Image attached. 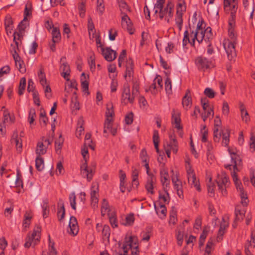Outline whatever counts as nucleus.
Returning a JSON list of instances; mask_svg holds the SVG:
<instances>
[{"mask_svg": "<svg viewBox=\"0 0 255 255\" xmlns=\"http://www.w3.org/2000/svg\"><path fill=\"white\" fill-rule=\"evenodd\" d=\"M47 151V147L46 144H44L43 142L39 141L37 144V147L36 149V153L37 155V156H41V155L44 154Z\"/></svg>", "mask_w": 255, "mask_h": 255, "instance_id": "c756f323", "label": "nucleus"}, {"mask_svg": "<svg viewBox=\"0 0 255 255\" xmlns=\"http://www.w3.org/2000/svg\"><path fill=\"white\" fill-rule=\"evenodd\" d=\"M192 39L189 38V32L188 30H185L184 33V37L182 41V45L184 47L188 43H190L192 45Z\"/></svg>", "mask_w": 255, "mask_h": 255, "instance_id": "3c124183", "label": "nucleus"}, {"mask_svg": "<svg viewBox=\"0 0 255 255\" xmlns=\"http://www.w3.org/2000/svg\"><path fill=\"white\" fill-rule=\"evenodd\" d=\"M108 215L112 227L113 228H117L118 224L116 213L115 212L109 213Z\"/></svg>", "mask_w": 255, "mask_h": 255, "instance_id": "e433bc0d", "label": "nucleus"}, {"mask_svg": "<svg viewBox=\"0 0 255 255\" xmlns=\"http://www.w3.org/2000/svg\"><path fill=\"white\" fill-rule=\"evenodd\" d=\"M153 142L154 145V147L157 152H159L158 145L159 142V136L158 130H154L153 131Z\"/></svg>", "mask_w": 255, "mask_h": 255, "instance_id": "c03bdc74", "label": "nucleus"}, {"mask_svg": "<svg viewBox=\"0 0 255 255\" xmlns=\"http://www.w3.org/2000/svg\"><path fill=\"white\" fill-rule=\"evenodd\" d=\"M52 41L54 43H59L61 39L60 30L58 27H53L51 31Z\"/></svg>", "mask_w": 255, "mask_h": 255, "instance_id": "cd10ccee", "label": "nucleus"}, {"mask_svg": "<svg viewBox=\"0 0 255 255\" xmlns=\"http://www.w3.org/2000/svg\"><path fill=\"white\" fill-rule=\"evenodd\" d=\"M4 110L3 113V120L1 123L5 125L6 123H13L14 122V118L10 116L9 112L6 109H5L4 106H3L1 108V110Z\"/></svg>", "mask_w": 255, "mask_h": 255, "instance_id": "c85d7f7f", "label": "nucleus"}, {"mask_svg": "<svg viewBox=\"0 0 255 255\" xmlns=\"http://www.w3.org/2000/svg\"><path fill=\"white\" fill-rule=\"evenodd\" d=\"M26 79L24 77L21 78L19 82L18 94L19 95H22L23 94L26 86Z\"/></svg>", "mask_w": 255, "mask_h": 255, "instance_id": "de8ad7c7", "label": "nucleus"}, {"mask_svg": "<svg viewBox=\"0 0 255 255\" xmlns=\"http://www.w3.org/2000/svg\"><path fill=\"white\" fill-rule=\"evenodd\" d=\"M172 123L175 125V128L178 129H182V127L180 125V113L175 109H173L172 111Z\"/></svg>", "mask_w": 255, "mask_h": 255, "instance_id": "412c9836", "label": "nucleus"}, {"mask_svg": "<svg viewBox=\"0 0 255 255\" xmlns=\"http://www.w3.org/2000/svg\"><path fill=\"white\" fill-rule=\"evenodd\" d=\"M88 30L90 34L95 31V26L90 16H89L88 18Z\"/></svg>", "mask_w": 255, "mask_h": 255, "instance_id": "052dcab7", "label": "nucleus"}, {"mask_svg": "<svg viewBox=\"0 0 255 255\" xmlns=\"http://www.w3.org/2000/svg\"><path fill=\"white\" fill-rule=\"evenodd\" d=\"M102 235L106 238H109L110 236V228L108 225H105L103 227Z\"/></svg>", "mask_w": 255, "mask_h": 255, "instance_id": "69168bd1", "label": "nucleus"}, {"mask_svg": "<svg viewBox=\"0 0 255 255\" xmlns=\"http://www.w3.org/2000/svg\"><path fill=\"white\" fill-rule=\"evenodd\" d=\"M189 93V90H187L185 95L182 99V105L186 110H188L190 109L192 105L191 98L190 96H188Z\"/></svg>", "mask_w": 255, "mask_h": 255, "instance_id": "bb28decb", "label": "nucleus"}, {"mask_svg": "<svg viewBox=\"0 0 255 255\" xmlns=\"http://www.w3.org/2000/svg\"><path fill=\"white\" fill-rule=\"evenodd\" d=\"M65 215V210L64 208V203L62 204L60 209H59L57 212V216L58 220L61 221L64 218Z\"/></svg>", "mask_w": 255, "mask_h": 255, "instance_id": "4d7b16f0", "label": "nucleus"}, {"mask_svg": "<svg viewBox=\"0 0 255 255\" xmlns=\"http://www.w3.org/2000/svg\"><path fill=\"white\" fill-rule=\"evenodd\" d=\"M35 166L38 171H41L44 168V160L41 156H37L35 159Z\"/></svg>", "mask_w": 255, "mask_h": 255, "instance_id": "a18cd8bd", "label": "nucleus"}, {"mask_svg": "<svg viewBox=\"0 0 255 255\" xmlns=\"http://www.w3.org/2000/svg\"><path fill=\"white\" fill-rule=\"evenodd\" d=\"M41 230L40 225H36L35 226L31 235L26 238L24 244L25 248H29L31 246H35L37 244L40 239Z\"/></svg>", "mask_w": 255, "mask_h": 255, "instance_id": "423d86ee", "label": "nucleus"}, {"mask_svg": "<svg viewBox=\"0 0 255 255\" xmlns=\"http://www.w3.org/2000/svg\"><path fill=\"white\" fill-rule=\"evenodd\" d=\"M159 199L160 200V204H168L170 200V197L167 191H165L164 193L159 192Z\"/></svg>", "mask_w": 255, "mask_h": 255, "instance_id": "37998d69", "label": "nucleus"}, {"mask_svg": "<svg viewBox=\"0 0 255 255\" xmlns=\"http://www.w3.org/2000/svg\"><path fill=\"white\" fill-rule=\"evenodd\" d=\"M165 89L166 93L170 94L172 93V84L171 79L167 77L165 81Z\"/></svg>", "mask_w": 255, "mask_h": 255, "instance_id": "5fc2aeb1", "label": "nucleus"}, {"mask_svg": "<svg viewBox=\"0 0 255 255\" xmlns=\"http://www.w3.org/2000/svg\"><path fill=\"white\" fill-rule=\"evenodd\" d=\"M228 220V217H223L222 218V222L220 224V229L217 237L218 242H220L222 240L223 236L225 233V230L229 226Z\"/></svg>", "mask_w": 255, "mask_h": 255, "instance_id": "2eb2a0df", "label": "nucleus"}, {"mask_svg": "<svg viewBox=\"0 0 255 255\" xmlns=\"http://www.w3.org/2000/svg\"><path fill=\"white\" fill-rule=\"evenodd\" d=\"M216 182L219 190L221 192L223 195H226V188L229 185V178L225 174H222L221 175H218Z\"/></svg>", "mask_w": 255, "mask_h": 255, "instance_id": "9b49d317", "label": "nucleus"}, {"mask_svg": "<svg viewBox=\"0 0 255 255\" xmlns=\"http://www.w3.org/2000/svg\"><path fill=\"white\" fill-rule=\"evenodd\" d=\"M140 158L143 162H146V161H148L147 154L144 148L142 149L140 152Z\"/></svg>", "mask_w": 255, "mask_h": 255, "instance_id": "774afa93", "label": "nucleus"}, {"mask_svg": "<svg viewBox=\"0 0 255 255\" xmlns=\"http://www.w3.org/2000/svg\"><path fill=\"white\" fill-rule=\"evenodd\" d=\"M15 187L16 188H23V183L22 175L19 169H16V178L15 182Z\"/></svg>", "mask_w": 255, "mask_h": 255, "instance_id": "c9c22d12", "label": "nucleus"}, {"mask_svg": "<svg viewBox=\"0 0 255 255\" xmlns=\"http://www.w3.org/2000/svg\"><path fill=\"white\" fill-rule=\"evenodd\" d=\"M101 52L104 58L109 62L113 61L117 57L116 51L112 50L110 47L102 48Z\"/></svg>", "mask_w": 255, "mask_h": 255, "instance_id": "4468645a", "label": "nucleus"}, {"mask_svg": "<svg viewBox=\"0 0 255 255\" xmlns=\"http://www.w3.org/2000/svg\"><path fill=\"white\" fill-rule=\"evenodd\" d=\"M64 138L61 134L59 136L58 138L56 139L55 141V147L56 153L59 154L61 153V149L64 142Z\"/></svg>", "mask_w": 255, "mask_h": 255, "instance_id": "473e14b6", "label": "nucleus"}, {"mask_svg": "<svg viewBox=\"0 0 255 255\" xmlns=\"http://www.w3.org/2000/svg\"><path fill=\"white\" fill-rule=\"evenodd\" d=\"M42 208L43 210V217L46 218L48 217L49 213L48 202L47 200L43 201Z\"/></svg>", "mask_w": 255, "mask_h": 255, "instance_id": "8fccbe9b", "label": "nucleus"}, {"mask_svg": "<svg viewBox=\"0 0 255 255\" xmlns=\"http://www.w3.org/2000/svg\"><path fill=\"white\" fill-rule=\"evenodd\" d=\"M211 28L208 27L205 30L195 31V34L193 38L192 39V46H194L195 45V41L196 40L199 43L202 42L204 39L206 41V39L209 40V39L212 36Z\"/></svg>", "mask_w": 255, "mask_h": 255, "instance_id": "0eeeda50", "label": "nucleus"}, {"mask_svg": "<svg viewBox=\"0 0 255 255\" xmlns=\"http://www.w3.org/2000/svg\"><path fill=\"white\" fill-rule=\"evenodd\" d=\"M84 123V122L83 118L80 117L78 121L77 128L76 132V136L78 138L80 137L84 130V128H83Z\"/></svg>", "mask_w": 255, "mask_h": 255, "instance_id": "72a5a7b5", "label": "nucleus"}, {"mask_svg": "<svg viewBox=\"0 0 255 255\" xmlns=\"http://www.w3.org/2000/svg\"><path fill=\"white\" fill-rule=\"evenodd\" d=\"M165 0H157L154 4V13H157L159 10V16L160 19L165 18V20L169 23L170 18L173 15L174 4L171 0H168L166 6L163 8Z\"/></svg>", "mask_w": 255, "mask_h": 255, "instance_id": "7ed1b4c3", "label": "nucleus"}, {"mask_svg": "<svg viewBox=\"0 0 255 255\" xmlns=\"http://www.w3.org/2000/svg\"><path fill=\"white\" fill-rule=\"evenodd\" d=\"M133 249L131 252L132 255H138L139 253L138 239L136 236H130L129 237H126L122 249L123 253L121 251L116 252L113 255H128V251Z\"/></svg>", "mask_w": 255, "mask_h": 255, "instance_id": "20e7f679", "label": "nucleus"}, {"mask_svg": "<svg viewBox=\"0 0 255 255\" xmlns=\"http://www.w3.org/2000/svg\"><path fill=\"white\" fill-rule=\"evenodd\" d=\"M36 116L35 109L33 108H31L29 111L28 118V122L30 125L32 124L33 123L34 121H35Z\"/></svg>", "mask_w": 255, "mask_h": 255, "instance_id": "603ef678", "label": "nucleus"}, {"mask_svg": "<svg viewBox=\"0 0 255 255\" xmlns=\"http://www.w3.org/2000/svg\"><path fill=\"white\" fill-rule=\"evenodd\" d=\"M204 94L209 98L212 99L215 97L216 93L210 88H206L204 90Z\"/></svg>", "mask_w": 255, "mask_h": 255, "instance_id": "680f3d73", "label": "nucleus"}, {"mask_svg": "<svg viewBox=\"0 0 255 255\" xmlns=\"http://www.w3.org/2000/svg\"><path fill=\"white\" fill-rule=\"evenodd\" d=\"M86 3V0H81V2L78 4V9L79 13L80 16L82 18L84 17L85 15Z\"/></svg>", "mask_w": 255, "mask_h": 255, "instance_id": "4c0bfd02", "label": "nucleus"}, {"mask_svg": "<svg viewBox=\"0 0 255 255\" xmlns=\"http://www.w3.org/2000/svg\"><path fill=\"white\" fill-rule=\"evenodd\" d=\"M134 221L133 214H129L126 217V223H123L125 226H131Z\"/></svg>", "mask_w": 255, "mask_h": 255, "instance_id": "864d4df0", "label": "nucleus"}, {"mask_svg": "<svg viewBox=\"0 0 255 255\" xmlns=\"http://www.w3.org/2000/svg\"><path fill=\"white\" fill-rule=\"evenodd\" d=\"M154 208L157 214L160 218H163L166 216L167 210L164 204H160L159 208H157L154 204Z\"/></svg>", "mask_w": 255, "mask_h": 255, "instance_id": "7c9ffc66", "label": "nucleus"}, {"mask_svg": "<svg viewBox=\"0 0 255 255\" xmlns=\"http://www.w3.org/2000/svg\"><path fill=\"white\" fill-rule=\"evenodd\" d=\"M237 43V42L230 41L229 39H226L224 41V47L230 60H232L236 56L235 45Z\"/></svg>", "mask_w": 255, "mask_h": 255, "instance_id": "1a4fd4ad", "label": "nucleus"}, {"mask_svg": "<svg viewBox=\"0 0 255 255\" xmlns=\"http://www.w3.org/2000/svg\"><path fill=\"white\" fill-rule=\"evenodd\" d=\"M122 16V25L123 27L126 28L130 34H132L134 32L132 28V24L129 17L127 13L121 14Z\"/></svg>", "mask_w": 255, "mask_h": 255, "instance_id": "dca6fc26", "label": "nucleus"}, {"mask_svg": "<svg viewBox=\"0 0 255 255\" xmlns=\"http://www.w3.org/2000/svg\"><path fill=\"white\" fill-rule=\"evenodd\" d=\"M236 221H240L243 220L245 216L244 211L240 210L237 209L235 210Z\"/></svg>", "mask_w": 255, "mask_h": 255, "instance_id": "13d9d810", "label": "nucleus"}, {"mask_svg": "<svg viewBox=\"0 0 255 255\" xmlns=\"http://www.w3.org/2000/svg\"><path fill=\"white\" fill-rule=\"evenodd\" d=\"M195 63L198 69L202 71H205L212 66V61L202 56L197 57L195 59Z\"/></svg>", "mask_w": 255, "mask_h": 255, "instance_id": "9d476101", "label": "nucleus"}, {"mask_svg": "<svg viewBox=\"0 0 255 255\" xmlns=\"http://www.w3.org/2000/svg\"><path fill=\"white\" fill-rule=\"evenodd\" d=\"M13 58L15 61V66L18 70L22 73H25L26 72V68L24 62L21 60L20 57L19 55H16Z\"/></svg>", "mask_w": 255, "mask_h": 255, "instance_id": "a878e982", "label": "nucleus"}, {"mask_svg": "<svg viewBox=\"0 0 255 255\" xmlns=\"http://www.w3.org/2000/svg\"><path fill=\"white\" fill-rule=\"evenodd\" d=\"M186 6L185 1L184 0H178L176 5V12L183 14L184 12L186 11Z\"/></svg>", "mask_w": 255, "mask_h": 255, "instance_id": "f704fd0d", "label": "nucleus"}, {"mask_svg": "<svg viewBox=\"0 0 255 255\" xmlns=\"http://www.w3.org/2000/svg\"><path fill=\"white\" fill-rule=\"evenodd\" d=\"M170 140L166 144L164 145V148H168L172 150L174 153H176L178 151V142L174 135L169 136Z\"/></svg>", "mask_w": 255, "mask_h": 255, "instance_id": "f3484780", "label": "nucleus"}, {"mask_svg": "<svg viewBox=\"0 0 255 255\" xmlns=\"http://www.w3.org/2000/svg\"><path fill=\"white\" fill-rule=\"evenodd\" d=\"M21 38L20 34L16 32H14L13 33V41L14 42V44H11L10 46V52L12 55L13 57L15 56L16 55H19L17 52L19 50L18 48V43L16 40H19Z\"/></svg>", "mask_w": 255, "mask_h": 255, "instance_id": "a211bd4d", "label": "nucleus"}, {"mask_svg": "<svg viewBox=\"0 0 255 255\" xmlns=\"http://www.w3.org/2000/svg\"><path fill=\"white\" fill-rule=\"evenodd\" d=\"M69 227L70 231L68 232L70 234H72L74 236H76L79 231V227L76 218L74 216H71L70 218L69 223Z\"/></svg>", "mask_w": 255, "mask_h": 255, "instance_id": "6ab92c4d", "label": "nucleus"}, {"mask_svg": "<svg viewBox=\"0 0 255 255\" xmlns=\"http://www.w3.org/2000/svg\"><path fill=\"white\" fill-rule=\"evenodd\" d=\"M212 178H210L209 183L207 184L208 192L210 197H213L214 196V188L215 185L211 183Z\"/></svg>", "mask_w": 255, "mask_h": 255, "instance_id": "bf43d9fd", "label": "nucleus"}, {"mask_svg": "<svg viewBox=\"0 0 255 255\" xmlns=\"http://www.w3.org/2000/svg\"><path fill=\"white\" fill-rule=\"evenodd\" d=\"M61 76L67 81H69V76L71 70L69 65L67 62H63L60 66Z\"/></svg>", "mask_w": 255, "mask_h": 255, "instance_id": "5701e85b", "label": "nucleus"}, {"mask_svg": "<svg viewBox=\"0 0 255 255\" xmlns=\"http://www.w3.org/2000/svg\"><path fill=\"white\" fill-rule=\"evenodd\" d=\"M240 108L243 120L246 123H247L250 120V117L245 107L243 104H241L240 105Z\"/></svg>", "mask_w": 255, "mask_h": 255, "instance_id": "ea45409f", "label": "nucleus"}, {"mask_svg": "<svg viewBox=\"0 0 255 255\" xmlns=\"http://www.w3.org/2000/svg\"><path fill=\"white\" fill-rule=\"evenodd\" d=\"M69 201L72 208L76 210V196L74 192H72L70 194Z\"/></svg>", "mask_w": 255, "mask_h": 255, "instance_id": "0e129e2a", "label": "nucleus"}, {"mask_svg": "<svg viewBox=\"0 0 255 255\" xmlns=\"http://www.w3.org/2000/svg\"><path fill=\"white\" fill-rule=\"evenodd\" d=\"M186 170L189 184L191 187H194L198 191H201L199 181L196 178L195 172L190 164L186 167Z\"/></svg>", "mask_w": 255, "mask_h": 255, "instance_id": "6e6552de", "label": "nucleus"}, {"mask_svg": "<svg viewBox=\"0 0 255 255\" xmlns=\"http://www.w3.org/2000/svg\"><path fill=\"white\" fill-rule=\"evenodd\" d=\"M230 133L228 130L225 133H222L223 141L222 144L224 146H228L229 143Z\"/></svg>", "mask_w": 255, "mask_h": 255, "instance_id": "e2e57ef3", "label": "nucleus"}, {"mask_svg": "<svg viewBox=\"0 0 255 255\" xmlns=\"http://www.w3.org/2000/svg\"><path fill=\"white\" fill-rule=\"evenodd\" d=\"M114 116V111L113 106L112 103H109L107 105V110L106 112V119L113 120Z\"/></svg>", "mask_w": 255, "mask_h": 255, "instance_id": "58836bf2", "label": "nucleus"}, {"mask_svg": "<svg viewBox=\"0 0 255 255\" xmlns=\"http://www.w3.org/2000/svg\"><path fill=\"white\" fill-rule=\"evenodd\" d=\"M175 22L177 25L179 31H181L183 25V14L176 13Z\"/></svg>", "mask_w": 255, "mask_h": 255, "instance_id": "49530a36", "label": "nucleus"}, {"mask_svg": "<svg viewBox=\"0 0 255 255\" xmlns=\"http://www.w3.org/2000/svg\"><path fill=\"white\" fill-rule=\"evenodd\" d=\"M126 70L125 77L126 78L128 76L130 77L132 76L133 73V60L129 58L126 62Z\"/></svg>", "mask_w": 255, "mask_h": 255, "instance_id": "393cba45", "label": "nucleus"}, {"mask_svg": "<svg viewBox=\"0 0 255 255\" xmlns=\"http://www.w3.org/2000/svg\"><path fill=\"white\" fill-rule=\"evenodd\" d=\"M121 14L130 11V7L125 0H117Z\"/></svg>", "mask_w": 255, "mask_h": 255, "instance_id": "2f4dec72", "label": "nucleus"}, {"mask_svg": "<svg viewBox=\"0 0 255 255\" xmlns=\"http://www.w3.org/2000/svg\"><path fill=\"white\" fill-rule=\"evenodd\" d=\"M225 12L230 14L228 21V35L230 41L237 42V34L235 31L236 14L238 8V0H224Z\"/></svg>", "mask_w": 255, "mask_h": 255, "instance_id": "f03ea898", "label": "nucleus"}, {"mask_svg": "<svg viewBox=\"0 0 255 255\" xmlns=\"http://www.w3.org/2000/svg\"><path fill=\"white\" fill-rule=\"evenodd\" d=\"M11 142H14L15 144L17 150L19 152H20L21 151L22 146L21 139H18L16 135L15 138H13L12 139Z\"/></svg>", "mask_w": 255, "mask_h": 255, "instance_id": "6e6d98bb", "label": "nucleus"}, {"mask_svg": "<svg viewBox=\"0 0 255 255\" xmlns=\"http://www.w3.org/2000/svg\"><path fill=\"white\" fill-rule=\"evenodd\" d=\"M251 237H252L251 236ZM255 247V243H254L253 242V240H252V239H251L250 243H249L248 247H247V246L245 247V252L246 255H252V254L250 250V248H254Z\"/></svg>", "mask_w": 255, "mask_h": 255, "instance_id": "338daca9", "label": "nucleus"}, {"mask_svg": "<svg viewBox=\"0 0 255 255\" xmlns=\"http://www.w3.org/2000/svg\"><path fill=\"white\" fill-rule=\"evenodd\" d=\"M91 204L93 209L98 208L99 197V186L97 183H93L91 187Z\"/></svg>", "mask_w": 255, "mask_h": 255, "instance_id": "f8f14e48", "label": "nucleus"}, {"mask_svg": "<svg viewBox=\"0 0 255 255\" xmlns=\"http://www.w3.org/2000/svg\"><path fill=\"white\" fill-rule=\"evenodd\" d=\"M201 102L203 109L204 111V114H205L209 117L210 116L213 117L214 116L213 109V107L209 104L208 100L206 98L201 99Z\"/></svg>", "mask_w": 255, "mask_h": 255, "instance_id": "aec40b11", "label": "nucleus"}, {"mask_svg": "<svg viewBox=\"0 0 255 255\" xmlns=\"http://www.w3.org/2000/svg\"><path fill=\"white\" fill-rule=\"evenodd\" d=\"M97 11L99 12L100 15H102L105 11V5L104 3V0H97Z\"/></svg>", "mask_w": 255, "mask_h": 255, "instance_id": "09e8293b", "label": "nucleus"}, {"mask_svg": "<svg viewBox=\"0 0 255 255\" xmlns=\"http://www.w3.org/2000/svg\"><path fill=\"white\" fill-rule=\"evenodd\" d=\"M134 96L130 95L129 85L128 83H125L124 85L122 102L125 104H127L128 103H133L134 100Z\"/></svg>", "mask_w": 255, "mask_h": 255, "instance_id": "ddd939ff", "label": "nucleus"}, {"mask_svg": "<svg viewBox=\"0 0 255 255\" xmlns=\"http://www.w3.org/2000/svg\"><path fill=\"white\" fill-rule=\"evenodd\" d=\"M156 181V178L154 175H151L150 176L148 177L147 178L146 183L145 185V188L148 193L151 194H154L153 185Z\"/></svg>", "mask_w": 255, "mask_h": 255, "instance_id": "4be33fe9", "label": "nucleus"}, {"mask_svg": "<svg viewBox=\"0 0 255 255\" xmlns=\"http://www.w3.org/2000/svg\"><path fill=\"white\" fill-rule=\"evenodd\" d=\"M228 151L230 153L231 161L233 165V171L231 172V175L233 181L236 186V188L241 199V203L244 206H247L249 203L248 195L246 192L244 190L242 183L239 181L236 172L240 171L242 166V160L240 156L237 154V149L229 147ZM232 164H225L224 167L225 168L232 170Z\"/></svg>", "mask_w": 255, "mask_h": 255, "instance_id": "f257e3e1", "label": "nucleus"}, {"mask_svg": "<svg viewBox=\"0 0 255 255\" xmlns=\"http://www.w3.org/2000/svg\"><path fill=\"white\" fill-rule=\"evenodd\" d=\"M110 212L109 205L108 202L106 200V199H104L102 201L101 212V215L103 216H104L107 213L108 214Z\"/></svg>", "mask_w": 255, "mask_h": 255, "instance_id": "a19ab883", "label": "nucleus"}, {"mask_svg": "<svg viewBox=\"0 0 255 255\" xmlns=\"http://www.w3.org/2000/svg\"><path fill=\"white\" fill-rule=\"evenodd\" d=\"M160 180L163 186H167L170 182L168 170L164 168H162L160 171Z\"/></svg>", "mask_w": 255, "mask_h": 255, "instance_id": "b1692460", "label": "nucleus"}, {"mask_svg": "<svg viewBox=\"0 0 255 255\" xmlns=\"http://www.w3.org/2000/svg\"><path fill=\"white\" fill-rule=\"evenodd\" d=\"M88 148L87 147H83L81 150V153L83 157L84 161L81 165V174L82 176L86 178L88 181L92 179L94 172L92 168H90L87 165V158L86 155L88 154Z\"/></svg>", "mask_w": 255, "mask_h": 255, "instance_id": "39448f33", "label": "nucleus"}, {"mask_svg": "<svg viewBox=\"0 0 255 255\" xmlns=\"http://www.w3.org/2000/svg\"><path fill=\"white\" fill-rule=\"evenodd\" d=\"M250 148L253 149V151L255 150V127L252 128L250 139Z\"/></svg>", "mask_w": 255, "mask_h": 255, "instance_id": "79ce46f5", "label": "nucleus"}]
</instances>
